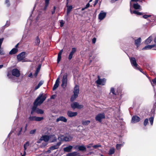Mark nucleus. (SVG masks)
Returning a JSON list of instances; mask_svg holds the SVG:
<instances>
[{"label": "nucleus", "mask_w": 156, "mask_h": 156, "mask_svg": "<svg viewBox=\"0 0 156 156\" xmlns=\"http://www.w3.org/2000/svg\"><path fill=\"white\" fill-rule=\"evenodd\" d=\"M47 97V95L43 94H40L36 99L34 103V106L32 108L31 114H33L34 112H37V110L38 109L37 107L39 105L41 104L45 100Z\"/></svg>", "instance_id": "nucleus-1"}, {"label": "nucleus", "mask_w": 156, "mask_h": 156, "mask_svg": "<svg viewBox=\"0 0 156 156\" xmlns=\"http://www.w3.org/2000/svg\"><path fill=\"white\" fill-rule=\"evenodd\" d=\"M130 7L131 13L136 14V0H131Z\"/></svg>", "instance_id": "nucleus-2"}, {"label": "nucleus", "mask_w": 156, "mask_h": 156, "mask_svg": "<svg viewBox=\"0 0 156 156\" xmlns=\"http://www.w3.org/2000/svg\"><path fill=\"white\" fill-rule=\"evenodd\" d=\"M73 94L72 96L70 101H73L76 98L78 95L79 92V86L76 85L74 88Z\"/></svg>", "instance_id": "nucleus-3"}, {"label": "nucleus", "mask_w": 156, "mask_h": 156, "mask_svg": "<svg viewBox=\"0 0 156 156\" xmlns=\"http://www.w3.org/2000/svg\"><path fill=\"white\" fill-rule=\"evenodd\" d=\"M105 118V114L103 113H100L98 114L95 117V120L100 122H102V119Z\"/></svg>", "instance_id": "nucleus-4"}, {"label": "nucleus", "mask_w": 156, "mask_h": 156, "mask_svg": "<svg viewBox=\"0 0 156 156\" xmlns=\"http://www.w3.org/2000/svg\"><path fill=\"white\" fill-rule=\"evenodd\" d=\"M25 57V52H22L17 56V59L18 61L25 62L24 58Z\"/></svg>", "instance_id": "nucleus-5"}, {"label": "nucleus", "mask_w": 156, "mask_h": 156, "mask_svg": "<svg viewBox=\"0 0 156 156\" xmlns=\"http://www.w3.org/2000/svg\"><path fill=\"white\" fill-rule=\"evenodd\" d=\"M67 75H64L62 77V83L61 85V86L62 88H64L66 87L67 86Z\"/></svg>", "instance_id": "nucleus-6"}, {"label": "nucleus", "mask_w": 156, "mask_h": 156, "mask_svg": "<svg viewBox=\"0 0 156 156\" xmlns=\"http://www.w3.org/2000/svg\"><path fill=\"white\" fill-rule=\"evenodd\" d=\"M71 106L72 108L73 109H74L75 108L80 109L83 107V105H80L78 103L76 102H75L72 104L71 105Z\"/></svg>", "instance_id": "nucleus-7"}, {"label": "nucleus", "mask_w": 156, "mask_h": 156, "mask_svg": "<svg viewBox=\"0 0 156 156\" xmlns=\"http://www.w3.org/2000/svg\"><path fill=\"white\" fill-rule=\"evenodd\" d=\"M98 80L96 82L97 84L102 86L105 84L106 80L105 78L101 79L99 76H98Z\"/></svg>", "instance_id": "nucleus-8"}, {"label": "nucleus", "mask_w": 156, "mask_h": 156, "mask_svg": "<svg viewBox=\"0 0 156 156\" xmlns=\"http://www.w3.org/2000/svg\"><path fill=\"white\" fill-rule=\"evenodd\" d=\"M50 135H44L42 136L40 138L39 141H44V142H47L50 140Z\"/></svg>", "instance_id": "nucleus-9"}, {"label": "nucleus", "mask_w": 156, "mask_h": 156, "mask_svg": "<svg viewBox=\"0 0 156 156\" xmlns=\"http://www.w3.org/2000/svg\"><path fill=\"white\" fill-rule=\"evenodd\" d=\"M129 59L132 66L136 69V62L135 58L133 57L129 58Z\"/></svg>", "instance_id": "nucleus-10"}, {"label": "nucleus", "mask_w": 156, "mask_h": 156, "mask_svg": "<svg viewBox=\"0 0 156 156\" xmlns=\"http://www.w3.org/2000/svg\"><path fill=\"white\" fill-rule=\"evenodd\" d=\"M12 76L18 77L20 76V71L16 69H14L12 70Z\"/></svg>", "instance_id": "nucleus-11"}, {"label": "nucleus", "mask_w": 156, "mask_h": 156, "mask_svg": "<svg viewBox=\"0 0 156 156\" xmlns=\"http://www.w3.org/2000/svg\"><path fill=\"white\" fill-rule=\"evenodd\" d=\"M106 15V12L101 11L98 15V19L100 20H103L105 17Z\"/></svg>", "instance_id": "nucleus-12"}, {"label": "nucleus", "mask_w": 156, "mask_h": 156, "mask_svg": "<svg viewBox=\"0 0 156 156\" xmlns=\"http://www.w3.org/2000/svg\"><path fill=\"white\" fill-rule=\"evenodd\" d=\"M77 112H73L71 111H68L67 112L68 116L69 117H72L76 116L77 115Z\"/></svg>", "instance_id": "nucleus-13"}, {"label": "nucleus", "mask_w": 156, "mask_h": 156, "mask_svg": "<svg viewBox=\"0 0 156 156\" xmlns=\"http://www.w3.org/2000/svg\"><path fill=\"white\" fill-rule=\"evenodd\" d=\"M76 48H72V50L70 52L68 56V59L70 60L73 58V55L74 53L76 52Z\"/></svg>", "instance_id": "nucleus-14"}, {"label": "nucleus", "mask_w": 156, "mask_h": 156, "mask_svg": "<svg viewBox=\"0 0 156 156\" xmlns=\"http://www.w3.org/2000/svg\"><path fill=\"white\" fill-rule=\"evenodd\" d=\"M61 144V142H59L56 145L51 147L49 148V149L51 151L57 149L59 148V146Z\"/></svg>", "instance_id": "nucleus-15"}, {"label": "nucleus", "mask_w": 156, "mask_h": 156, "mask_svg": "<svg viewBox=\"0 0 156 156\" xmlns=\"http://www.w3.org/2000/svg\"><path fill=\"white\" fill-rule=\"evenodd\" d=\"M61 139L63 141H69L71 140L73 138V137L70 136H62Z\"/></svg>", "instance_id": "nucleus-16"}, {"label": "nucleus", "mask_w": 156, "mask_h": 156, "mask_svg": "<svg viewBox=\"0 0 156 156\" xmlns=\"http://www.w3.org/2000/svg\"><path fill=\"white\" fill-rule=\"evenodd\" d=\"M59 78H58L56 80L55 83L53 87V90H55L56 88H57L59 85Z\"/></svg>", "instance_id": "nucleus-17"}, {"label": "nucleus", "mask_w": 156, "mask_h": 156, "mask_svg": "<svg viewBox=\"0 0 156 156\" xmlns=\"http://www.w3.org/2000/svg\"><path fill=\"white\" fill-rule=\"evenodd\" d=\"M59 121H62L64 122H66L67 121V119L64 116H61L59 117L56 119V121L57 122Z\"/></svg>", "instance_id": "nucleus-18"}, {"label": "nucleus", "mask_w": 156, "mask_h": 156, "mask_svg": "<svg viewBox=\"0 0 156 156\" xmlns=\"http://www.w3.org/2000/svg\"><path fill=\"white\" fill-rule=\"evenodd\" d=\"M73 148V146L71 145H69L68 146L64 148V151L65 152H69L71 151V149Z\"/></svg>", "instance_id": "nucleus-19"}, {"label": "nucleus", "mask_w": 156, "mask_h": 156, "mask_svg": "<svg viewBox=\"0 0 156 156\" xmlns=\"http://www.w3.org/2000/svg\"><path fill=\"white\" fill-rule=\"evenodd\" d=\"M18 51V50L17 48H14L9 52V54L10 55L15 54Z\"/></svg>", "instance_id": "nucleus-20"}, {"label": "nucleus", "mask_w": 156, "mask_h": 156, "mask_svg": "<svg viewBox=\"0 0 156 156\" xmlns=\"http://www.w3.org/2000/svg\"><path fill=\"white\" fill-rule=\"evenodd\" d=\"M152 37L151 36H150L145 41V43L146 44H150L152 40Z\"/></svg>", "instance_id": "nucleus-21"}, {"label": "nucleus", "mask_w": 156, "mask_h": 156, "mask_svg": "<svg viewBox=\"0 0 156 156\" xmlns=\"http://www.w3.org/2000/svg\"><path fill=\"white\" fill-rule=\"evenodd\" d=\"M67 156H80V154L77 152H74L69 153L67 154Z\"/></svg>", "instance_id": "nucleus-22"}, {"label": "nucleus", "mask_w": 156, "mask_h": 156, "mask_svg": "<svg viewBox=\"0 0 156 156\" xmlns=\"http://www.w3.org/2000/svg\"><path fill=\"white\" fill-rule=\"evenodd\" d=\"M41 67V65H40V64L39 65H38L37 68V69L36 70L34 74V76L35 77H36L37 76L38 73L39 71V70H40Z\"/></svg>", "instance_id": "nucleus-23"}, {"label": "nucleus", "mask_w": 156, "mask_h": 156, "mask_svg": "<svg viewBox=\"0 0 156 156\" xmlns=\"http://www.w3.org/2000/svg\"><path fill=\"white\" fill-rule=\"evenodd\" d=\"M62 51H63L62 50H61L58 54V58H57V63H58L59 62H60V61L61 60V55H62Z\"/></svg>", "instance_id": "nucleus-24"}, {"label": "nucleus", "mask_w": 156, "mask_h": 156, "mask_svg": "<svg viewBox=\"0 0 156 156\" xmlns=\"http://www.w3.org/2000/svg\"><path fill=\"white\" fill-rule=\"evenodd\" d=\"M155 46V44H153L152 45H147L146 46L144 47L143 48V50H147L151 49L152 48L154 47Z\"/></svg>", "instance_id": "nucleus-25"}, {"label": "nucleus", "mask_w": 156, "mask_h": 156, "mask_svg": "<svg viewBox=\"0 0 156 156\" xmlns=\"http://www.w3.org/2000/svg\"><path fill=\"white\" fill-rule=\"evenodd\" d=\"M66 7H67V15L71 11L73 7L72 5L68 6V4H67L66 3Z\"/></svg>", "instance_id": "nucleus-26"}, {"label": "nucleus", "mask_w": 156, "mask_h": 156, "mask_svg": "<svg viewBox=\"0 0 156 156\" xmlns=\"http://www.w3.org/2000/svg\"><path fill=\"white\" fill-rule=\"evenodd\" d=\"M115 149L113 147L110 148L108 151V154L109 155H111L115 153Z\"/></svg>", "instance_id": "nucleus-27"}, {"label": "nucleus", "mask_w": 156, "mask_h": 156, "mask_svg": "<svg viewBox=\"0 0 156 156\" xmlns=\"http://www.w3.org/2000/svg\"><path fill=\"white\" fill-rule=\"evenodd\" d=\"M50 140L51 142H53L55 141L56 140V138L54 135H50Z\"/></svg>", "instance_id": "nucleus-28"}, {"label": "nucleus", "mask_w": 156, "mask_h": 156, "mask_svg": "<svg viewBox=\"0 0 156 156\" xmlns=\"http://www.w3.org/2000/svg\"><path fill=\"white\" fill-rule=\"evenodd\" d=\"M78 149L80 151H85L86 150V147L83 145L79 146L78 147Z\"/></svg>", "instance_id": "nucleus-29"}, {"label": "nucleus", "mask_w": 156, "mask_h": 156, "mask_svg": "<svg viewBox=\"0 0 156 156\" xmlns=\"http://www.w3.org/2000/svg\"><path fill=\"white\" fill-rule=\"evenodd\" d=\"M40 40L39 38L38 37H37L35 41L34 45L36 46L39 45L40 44Z\"/></svg>", "instance_id": "nucleus-30"}, {"label": "nucleus", "mask_w": 156, "mask_h": 156, "mask_svg": "<svg viewBox=\"0 0 156 156\" xmlns=\"http://www.w3.org/2000/svg\"><path fill=\"white\" fill-rule=\"evenodd\" d=\"M5 4L7 7L8 8L11 5L10 1L9 0H5Z\"/></svg>", "instance_id": "nucleus-31"}, {"label": "nucleus", "mask_w": 156, "mask_h": 156, "mask_svg": "<svg viewBox=\"0 0 156 156\" xmlns=\"http://www.w3.org/2000/svg\"><path fill=\"white\" fill-rule=\"evenodd\" d=\"M43 81H40L38 85L37 86L35 87L34 88V90H36L38 89L43 84Z\"/></svg>", "instance_id": "nucleus-32"}, {"label": "nucleus", "mask_w": 156, "mask_h": 156, "mask_svg": "<svg viewBox=\"0 0 156 156\" xmlns=\"http://www.w3.org/2000/svg\"><path fill=\"white\" fill-rule=\"evenodd\" d=\"M136 116L135 115L133 116L131 122L132 123H135L136 122Z\"/></svg>", "instance_id": "nucleus-33"}, {"label": "nucleus", "mask_w": 156, "mask_h": 156, "mask_svg": "<svg viewBox=\"0 0 156 156\" xmlns=\"http://www.w3.org/2000/svg\"><path fill=\"white\" fill-rule=\"evenodd\" d=\"M29 145V143L28 142H26L25 144L23 146L24 150V151H26L27 147Z\"/></svg>", "instance_id": "nucleus-34"}, {"label": "nucleus", "mask_w": 156, "mask_h": 156, "mask_svg": "<svg viewBox=\"0 0 156 156\" xmlns=\"http://www.w3.org/2000/svg\"><path fill=\"white\" fill-rule=\"evenodd\" d=\"M90 122L89 120H85L83 121L82 124L83 125H87L90 123Z\"/></svg>", "instance_id": "nucleus-35"}, {"label": "nucleus", "mask_w": 156, "mask_h": 156, "mask_svg": "<svg viewBox=\"0 0 156 156\" xmlns=\"http://www.w3.org/2000/svg\"><path fill=\"white\" fill-rule=\"evenodd\" d=\"M110 93H112L113 95H116V93L115 92V89L113 87L111 88Z\"/></svg>", "instance_id": "nucleus-36"}, {"label": "nucleus", "mask_w": 156, "mask_h": 156, "mask_svg": "<svg viewBox=\"0 0 156 156\" xmlns=\"http://www.w3.org/2000/svg\"><path fill=\"white\" fill-rule=\"evenodd\" d=\"M123 144H117L116 145V147L117 150H119L121 149V147L123 146Z\"/></svg>", "instance_id": "nucleus-37"}, {"label": "nucleus", "mask_w": 156, "mask_h": 156, "mask_svg": "<svg viewBox=\"0 0 156 156\" xmlns=\"http://www.w3.org/2000/svg\"><path fill=\"white\" fill-rule=\"evenodd\" d=\"M35 119H36L35 116H30L28 118L29 120L30 121H35Z\"/></svg>", "instance_id": "nucleus-38"}, {"label": "nucleus", "mask_w": 156, "mask_h": 156, "mask_svg": "<svg viewBox=\"0 0 156 156\" xmlns=\"http://www.w3.org/2000/svg\"><path fill=\"white\" fill-rule=\"evenodd\" d=\"M43 117H38L36 116L35 121H40L43 119Z\"/></svg>", "instance_id": "nucleus-39"}, {"label": "nucleus", "mask_w": 156, "mask_h": 156, "mask_svg": "<svg viewBox=\"0 0 156 156\" xmlns=\"http://www.w3.org/2000/svg\"><path fill=\"white\" fill-rule=\"evenodd\" d=\"M36 113H37L38 114H42L44 113V111L43 110L41 109H39V108H38V109L37 110Z\"/></svg>", "instance_id": "nucleus-40"}, {"label": "nucleus", "mask_w": 156, "mask_h": 156, "mask_svg": "<svg viewBox=\"0 0 156 156\" xmlns=\"http://www.w3.org/2000/svg\"><path fill=\"white\" fill-rule=\"evenodd\" d=\"M148 119H145L144 122V125L145 126L148 124Z\"/></svg>", "instance_id": "nucleus-41"}, {"label": "nucleus", "mask_w": 156, "mask_h": 156, "mask_svg": "<svg viewBox=\"0 0 156 156\" xmlns=\"http://www.w3.org/2000/svg\"><path fill=\"white\" fill-rule=\"evenodd\" d=\"M149 120L151 125H152L154 121V118L153 117H151L149 119Z\"/></svg>", "instance_id": "nucleus-42"}, {"label": "nucleus", "mask_w": 156, "mask_h": 156, "mask_svg": "<svg viewBox=\"0 0 156 156\" xmlns=\"http://www.w3.org/2000/svg\"><path fill=\"white\" fill-rule=\"evenodd\" d=\"M92 147L96 149V148H97L98 147H101V144H98L94 145Z\"/></svg>", "instance_id": "nucleus-43"}, {"label": "nucleus", "mask_w": 156, "mask_h": 156, "mask_svg": "<svg viewBox=\"0 0 156 156\" xmlns=\"http://www.w3.org/2000/svg\"><path fill=\"white\" fill-rule=\"evenodd\" d=\"M5 54V52L1 48V47H0V55H4Z\"/></svg>", "instance_id": "nucleus-44"}, {"label": "nucleus", "mask_w": 156, "mask_h": 156, "mask_svg": "<svg viewBox=\"0 0 156 156\" xmlns=\"http://www.w3.org/2000/svg\"><path fill=\"white\" fill-rule=\"evenodd\" d=\"M141 43V38L140 37L137 39V47Z\"/></svg>", "instance_id": "nucleus-45"}, {"label": "nucleus", "mask_w": 156, "mask_h": 156, "mask_svg": "<svg viewBox=\"0 0 156 156\" xmlns=\"http://www.w3.org/2000/svg\"><path fill=\"white\" fill-rule=\"evenodd\" d=\"M137 70H139L142 73H143L144 74H145L144 73V72L143 71V69H141V68H140V67H138L137 66Z\"/></svg>", "instance_id": "nucleus-46"}, {"label": "nucleus", "mask_w": 156, "mask_h": 156, "mask_svg": "<svg viewBox=\"0 0 156 156\" xmlns=\"http://www.w3.org/2000/svg\"><path fill=\"white\" fill-rule=\"evenodd\" d=\"M49 0H45V7L47 8L49 3Z\"/></svg>", "instance_id": "nucleus-47"}, {"label": "nucleus", "mask_w": 156, "mask_h": 156, "mask_svg": "<svg viewBox=\"0 0 156 156\" xmlns=\"http://www.w3.org/2000/svg\"><path fill=\"white\" fill-rule=\"evenodd\" d=\"M36 131V129H34V130H31L30 132V134H34L35 133Z\"/></svg>", "instance_id": "nucleus-48"}, {"label": "nucleus", "mask_w": 156, "mask_h": 156, "mask_svg": "<svg viewBox=\"0 0 156 156\" xmlns=\"http://www.w3.org/2000/svg\"><path fill=\"white\" fill-rule=\"evenodd\" d=\"M56 9V7L54 6L53 7V9L52 11H51V13L52 14H53L55 13Z\"/></svg>", "instance_id": "nucleus-49"}, {"label": "nucleus", "mask_w": 156, "mask_h": 156, "mask_svg": "<svg viewBox=\"0 0 156 156\" xmlns=\"http://www.w3.org/2000/svg\"><path fill=\"white\" fill-rule=\"evenodd\" d=\"M151 16V15H143V17L145 19H146L148 17H150Z\"/></svg>", "instance_id": "nucleus-50"}, {"label": "nucleus", "mask_w": 156, "mask_h": 156, "mask_svg": "<svg viewBox=\"0 0 156 156\" xmlns=\"http://www.w3.org/2000/svg\"><path fill=\"white\" fill-rule=\"evenodd\" d=\"M27 36V33H26V34L25 33L24 34H23V36L22 39H25V38H26V37Z\"/></svg>", "instance_id": "nucleus-51"}, {"label": "nucleus", "mask_w": 156, "mask_h": 156, "mask_svg": "<svg viewBox=\"0 0 156 156\" xmlns=\"http://www.w3.org/2000/svg\"><path fill=\"white\" fill-rule=\"evenodd\" d=\"M64 23L63 22V20H61L60 22V26L61 27H62L63 26Z\"/></svg>", "instance_id": "nucleus-52"}, {"label": "nucleus", "mask_w": 156, "mask_h": 156, "mask_svg": "<svg viewBox=\"0 0 156 156\" xmlns=\"http://www.w3.org/2000/svg\"><path fill=\"white\" fill-rule=\"evenodd\" d=\"M9 24L10 22L9 21H7L6 23L5 26V27H7L9 25Z\"/></svg>", "instance_id": "nucleus-53"}, {"label": "nucleus", "mask_w": 156, "mask_h": 156, "mask_svg": "<svg viewBox=\"0 0 156 156\" xmlns=\"http://www.w3.org/2000/svg\"><path fill=\"white\" fill-rule=\"evenodd\" d=\"M143 14H144L142 12H138V11H137V15H142L143 16Z\"/></svg>", "instance_id": "nucleus-54"}, {"label": "nucleus", "mask_w": 156, "mask_h": 156, "mask_svg": "<svg viewBox=\"0 0 156 156\" xmlns=\"http://www.w3.org/2000/svg\"><path fill=\"white\" fill-rule=\"evenodd\" d=\"M3 40V38H0V47H1L2 44Z\"/></svg>", "instance_id": "nucleus-55"}, {"label": "nucleus", "mask_w": 156, "mask_h": 156, "mask_svg": "<svg viewBox=\"0 0 156 156\" xmlns=\"http://www.w3.org/2000/svg\"><path fill=\"white\" fill-rule=\"evenodd\" d=\"M96 39L95 38H94L92 40V42L93 44H94L96 41Z\"/></svg>", "instance_id": "nucleus-56"}, {"label": "nucleus", "mask_w": 156, "mask_h": 156, "mask_svg": "<svg viewBox=\"0 0 156 156\" xmlns=\"http://www.w3.org/2000/svg\"><path fill=\"white\" fill-rule=\"evenodd\" d=\"M12 76L11 75L10 73H8L7 74V76L9 77V78H11V77Z\"/></svg>", "instance_id": "nucleus-57"}, {"label": "nucleus", "mask_w": 156, "mask_h": 156, "mask_svg": "<svg viewBox=\"0 0 156 156\" xmlns=\"http://www.w3.org/2000/svg\"><path fill=\"white\" fill-rule=\"evenodd\" d=\"M141 9V7L140 5H138L137 4V10L138 9Z\"/></svg>", "instance_id": "nucleus-58"}, {"label": "nucleus", "mask_w": 156, "mask_h": 156, "mask_svg": "<svg viewBox=\"0 0 156 156\" xmlns=\"http://www.w3.org/2000/svg\"><path fill=\"white\" fill-rule=\"evenodd\" d=\"M153 83L156 85V78L152 80Z\"/></svg>", "instance_id": "nucleus-59"}, {"label": "nucleus", "mask_w": 156, "mask_h": 156, "mask_svg": "<svg viewBox=\"0 0 156 156\" xmlns=\"http://www.w3.org/2000/svg\"><path fill=\"white\" fill-rule=\"evenodd\" d=\"M90 6V5L89 3H88L86 5L85 7V8L86 9H87Z\"/></svg>", "instance_id": "nucleus-60"}, {"label": "nucleus", "mask_w": 156, "mask_h": 156, "mask_svg": "<svg viewBox=\"0 0 156 156\" xmlns=\"http://www.w3.org/2000/svg\"><path fill=\"white\" fill-rule=\"evenodd\" d=\"M28 77H33V75H32V73H30L29 75H28Z\"/></svg>", "instance_id": "nucleus-61"}, {"label": "nucleus", "mask_w": 156, "mask_h": 156, "mask_svg": "<svg viewBox=\"0 0 156 156\" xmlns=\"http://www.w3.org/2000/svg\"><path fill=\"white\" fill-rule=\"evenodd\" d=\"M22 156H25L26 154V151H24L23 154H22V153H21Z\"/></svg>", "instance_id": "nucleus-62"}, {"label": "nucleus", "mask_w": 156, "mask_h": 156, "mask_svg": "<svg viewBox=\"0 0 156 156\" xmlns=\"http://www.w3.org/2000/svg\"><path fill=\"white\" fill-rule=\"evenodd\" d=\"M22 127H21L20 128V129L19 131V133H18V135H19L20 134L21 132V131H22Z\"/></svg>", "instance_id": "nucleus-63"}, {"label": "nucleus", "mask_w": 156, "mask_h": 156, "mask_svg": "<svg viewBox=\"0 0 156 156\" xmlns=\"http://www.w3.org/2000/svg\"><path fill=\"white\" fill-rule=\"evenodd\" d=\"M91 146H90V144H89L87 146V148H90L91 147Z\"/></svg>", "instance_id": "nucleus-64"}]
</instances>
